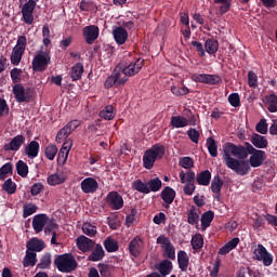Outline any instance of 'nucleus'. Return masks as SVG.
Instances as JSON below:
<instances>
[{
  "label": "nucleus",
  "mask_w": 277,
  "mask_h": 277,
  "mask_svg": "<svg viewBox=\"0 0 277 277\" xmlns=\"http://www.w3.org/2000/svg\"><path fill=\"white\" fill-rule=\"evenodd\" d=\"M267 159L265 150L256 149L250 142L236 145L227 142L223 145V161L225 166L239 176H246L251 168H261Z\"/></svg>",
  "instance_id": "obj_1"
},
{
  "label": "nucleus",
  "mask_w": 277,
  "mask_h": 277,
  "mask_svg": "<svg viewBox=\"0 0 277 277\" xmlns=\"http://www.w3.org/2000/svg\"><path fill=\"white\" fill-rule=\"evenodd\" d=\"M166 157V146L157 143L148 148L143 155V167L145 170H153L155 161H161Z\"/></svg>",
  "instance_id": "obj_2"
},
{
  "label": "nucleus",
  "mask_w": 277,
  "mask_h": 277,
  "mask_svg": "<svg viewBox=\"0 0 277 277\" xmlns=\"http://www.w3.org/2000/svg\"><path fill=\"white\" fill-rule=\"evenodd\" d=\"M54 265L62 274H72L78 267L77 260L71 253H64L55 256Z\"/></svg>",
  "instance_id": "obj_3"
},
{
  "label": "nucleus",
  "mask_w": 277,
  "mask_h": 277,
  "mask_svg": "<svg viewBox=\"0 0 277 277\" xmlns=\"http://www.w3.org/2000/svg\"><path fill=\"white\" fill-rule=\"evenodd\" d=\"M49 64H51V52L43 51L41 48L32 58V70L35 72H43Z\"/></svg>",
  "instance_id": "obj_4"
},
{
  "label": "nucleus",
  "mask_w": 277,
  "mask_h": 277,
  "mask_svg": "<svg viewBox=\"0 0 277 277\" xmlns=\"http://www.w3.org/2000/svg\"><path fill=\"white\" fill-rule=\"evenodd\" d=\"M27 49V37L19 36L15 47L11 53V63L13 66H18L23 60V55H25V50Z\"/></svg>",
  "instance_id": "obj_5"
},
{
  "label": "nucleus",
  "mask_w": 277,
  "mask_h": 277,
  "mask_svg": "<svg viewBox=\"0 0 277 277\" xmlns=\"http://www.w3.org/2000/svg\"><path fill=\"white\" fill-rule=\"evenodd\" d=\"M143 66L144 61L138 58L124 67L122 64H119L117 65V68H119L121 77H126L127 81H129V77H135V75L140 74V70H142Z\"/></svg>",
  "instance_id": "obj_6"
},
{
  "label": "nucleus",
  "mask_w": 277,
  "mask_h": 277,
  "mask_svg": "<svg viewBox=\"0 0 277 277\" xmlns=\"http://www.w3.org/2000/svg\"><path fill=\"white\" fill-rule=\"evenodd\" d=\"M12 92L16 103H31L34 98V91L31 89H25L23 84H14Z\"/></svg>",
  "instance_id": "obj_7"
},
{
  "label": "nucleus",
  "mask_w": 277,
  "mask_h": 277,
  "mask_svg": "<svg viewBox=\"0 0 277 277\" xmlns=\"http://www.w3.org/2000/svg\"><path fill=\"white\" fill-rule=\"evenodd\" d=\"M124 83H127V77L121 76L120 67H116L111 75L105 80L104 88L109 90V88H114V85L118 88L120 85H124Z\"/></svg>",
  "instance_id": "obj_8"
},
{
  "label": "nucleus",
  "mask_w": 277,
  "mask_h": 277,
  "mask_svg": "<svg viewBox=\"0 0 277 277\" xmlns=\"http://www.w3.org/2000/svg\"><path fill=\"white\" fill-rule=\"evenodd\" d=\"M253 254L256 261H262L265 267H269L272 263H274V255L267 252V249L262 245L259 243L258 248L254 249Z\"/></svg>",
  "instance_id": "obj_9"
},
{
  "label": "nucleus",
  "mask_w": 277,
  "mask_h": 277,
  "mask_svg": "<svg viewBox=\"0 0 277 277\" xmlns=\"http://www.w3.org/2000/svg\"><path fill=\"white\" fill-rule=\"evenodd\" d=\"M106 202L113 211H120V209L124 207V199L122 198V195L116 190L108 193L106 196Z\"/></svg>",
  "instance_id": "obj_10"
},
{
  "label": "nucleus",
  "mask_w": 277,
  "mask_h": 277,
  "mask_svg": "<svg viewBox=\"0 0 277 277\" xmlns=\"http://www.w3.org/2000/svg\"><path fill=\"white\" fill-rule=\"evenodd\" d=\"M34 10H36V1L28 0L22 6V17L26 25H34Z\"/></svg>",
  "instance_id": "obj_11"
},
{
  "label": "nucleus",
  "mask_w": 277,
  "mask_h": 277,
  "mask_svg": "<svg viewBox=\"0 0 277 277\" xmlns=\"http://www.w3.org/2000/svg\"><path fill=\"white\" fill-rule=\"evenodd\" d=\"M100 29L98 26L90 25L83 28V37L87 44H94L98 39Z\"/></svg>",
  "instance_id": "obj_12"
},
{
  "label": "nucleus",
  "mask_w": 277,
  "mask_h": 277,
  "mask_svg": "<svg viewBox=\"0 0 277 277\" xmlns=\"http://www.w3.org/2000/svg\"><path fill=\"white\" fill-rule=\"evenodd\" d=\"M160 198L164 202L162 207L164 209H170V205H172V202H174V198H176V190L170 186H167L161 190Z\"/></svg>",
  "instance_id": "obj_13"
},
{
  "label": "nucleus",
  "mask_w": 277,
  "mask_h": 277,
  "mask_svg": "<svg viewBox=\"0 0 277 277\" xmlns=\"http://www.w3.org/2000/svg\"><path fill=\"white\" fill-rule=\"evenodd\" d=\"M222 187H224V181L222 180L220 174H216L211 182L210 189L212 194H214L213 198H215V200H217L219 202L220 200H222Z\"/></svg>",
  "instance_id": "obj_14"
},
{
  "label": "nucleus",
  "mask_w": 277,
  "mask_h": 277,
  "mask_svg": "<svg viewBox=\"0 0 277 277\" xmlns=\"http://www.w3.org/2000/svg\"><path fill=\"white\" fill-rule=\"evenodd\" d=\"M250 144L256 150H263L269 146V142L267 141V136L261 135L259 133H253L250 136Z\"/></svg>",
  "instance_id": "obj_15"
},
{
  "label": "nucleus",
  "mask_w": 277,
  "mask_h": 277,
  "mask_svg": "<svg viewBox=\"0 0 277 277\" xmlns=\"http://www.w3.org/2000/svg\"><path fill=\"white\" fill-rule=\"evenodd\" d=\"M129 252L134 259H137L140 254H142V250H144V240L140 238V236L134 237L129 243Z\"/></svg>",
  "instance_id": "obj_16"
},
{
  "label": "nucleus",
  "mask_w": 277,
  "mask_h": 277,
  "mask_svg": "<svg viewBox=\"0 0 277 277\" xmlns=\"http://www.w3.org/2000/svg\"><path fill=\"white\" fill-rule=\"evenodd\" d=\"M25 135L23 134H17L14 136L10 143L4 144L3 149L4 150H12L13 153H18L21 150V146L25 144Z\"/></svg>",
  "instance_id": "obj_17"
},
{
  "label": "nucleus",
  "mask_w": 277,
  "mask_h": 277,
  "mask_svg": "<svg viewBox=\"0 0 277 277\" xmlns=\"http://www.w3.org/2000/svg\"><path fill=\"white\" fill-rule=\"evenodd\" d=\"M49 223V216L44 213L36 214L32 219V228L35 233L39 234L44 230V227Z\"/></svg>",
  "instance_id": "obj_18"
},
{
  "label": "nucleus",
  "mask_w": 277,
  "mask_h": 277,
  "mask_svg": "<svg viewBox=\"0 0 277 277\" xmlns=\"http://www.w3.org/2000/svg\"><path fill=\"white\" fill-rule=\"evenodd\" d=\"M157 274L161 277H168L172 274V269L174 266L172 265V261L162 260L160 263L156 264Z\"/></svg>",
  "instance_id": "obj_19"
},
{
  "label": "nucleus",
  "mask_w": 277,
  "mask_h": 277,
  "mask_svg": "<svg viewBox=\"0 0 277 277\" xmlns=\"http://www.w3.org/2000/svg\"><path fill=\"white\" fill-rule=\"evenodd\" d=\"M76 242H77L78 250H81V252H90L96 245V242H94V240H92L85 236L78 237Z\"/></svg>",
  "instance_id": "obj_20"
},
{
  "label": "nucleus",
  "mask_w": 277,
  "mask_h": 277,
  "mask_svg": "<svg viewBox=\"0 0 277 277\" xmlns=\"http://www.w3.org/2000/svg\"><path fill=\"white\" fill-rule=\"evenodd\" d=\"M40 154V143L38 141H31L29 144L24 146V155L28 157V159H36Z\"/></svg>",
  "instance_id": "obj_21"
},
{
  "label": "nucleus",
  "mask_w": 277,
  "mask_h": 277,
  "mask_svg": "<svg viewBox=\"0 0 277 277\" xmlns=\"http://www.w3.org/2000/svg\"><path fill=\"white\" fill-rule=\"evenodd\" d=\"M81 189L84 194H94L98 189V182L94 177H87L81 182Z\"/></svg>",
  "instance_id": "obj_22"
},
{
  "label": "nucleus",
  "mask_w": 277,
  "mask_h": 277,
  "mask_svg": "<svg viewBox=\"0 0 277 277\" xmlns=\"http://www.w3.org/2000/svg\"><path fill=\"white\" fill-rule=\"evenodd\" d=\"M186 213L188 224H190V226L198 225V222H200V208L190 206Z\"/></svg>",
  "instance_id": "obj_23"
},
{
  "label": "nucleus",
  "mask_w": 277,
  "mask_h": 277,
  "mask_svg": "<svg viewBox=\"0 0 277 277\" xmlns=\"http://www.w3.org/2000/svg\"><path fill=\"white\" fill-rule=\"evenodd\" d=\"M113 36L115 38V41L119 45L124 44V42H127V40H129V32L122 26L116 27L113 30Z\"/></svg>",
  "instance_id": "obj_24"
},
{
  "label": "nucleus",
  "mask_w": 277,
  "mask_h": 277,
  "mask_svg": "<svg viewBox=\"0 0 277 277\" xmlns=\"http://www.w3.org/2000/svg\"><path fill=\"white\" fill-rule=\"evenodd\" d=\"M47 183L51 187H56V185H62L66 183V175H64V173L62 172L52 173L48 176Z\"/></svg>",
  "instance_id": "obj_25"
},
{
  "label": "nucleus",
  "mask_w": 277,
  "mask_h": 277,
  "mask_svg": "<svg viewBox=\"0 0 277 277\" xmlns=\"http://www.w3.org/2000/svg\"><path fill=\"white\" fill-rule=\"evenodd\" d=\"M26 248L30 252H42V250L44 249V241L38 238H32L27 241Z\"/></svg>",
  "instance_id": "obj_26"
},
{
  "label": "nucleus",
  "mask_w": 277,
  "mask_h": 277,
  "mask_svg": "<svg viewBox=\"0 0 277 277\" xmlns=\"http://www.w3.org/2000/svg\"><path fill=\"white\" fill-rule=\"evenodd\" d=\"M177 264L181 272H187V267H189V255H187V252L183 250L177 252Z\"/></svg>",
  "instance_id": "obj_27"
},
{
  "label": "nucleus",
  "mask_w": 277,
  "mask_h": 277,
  "mask_svg": "<svg viewBox=\"0 0 277 277\" xmlns=\"http://www.w3.org/2000/svg\"><path fill=\"white\" fill-rule=\"evenodd\" d=\"M196 182L203 187L211 185V171L205 170L199 172L196 176Z\"/></svg>",
  "instance_id": "obj_28"
},
{
  "label": "nucleus",
  "mask_w": 277,
  "mask_h": 277,
  "mask_svg": "<svg viewBox=\"0 0 277 277\" xmlns=\"http://www.w3.org/2000/svg\"><path fill=\"white\" fill-rule=\"evenodd\" d=\"M38 254L34 251H29V249H26V255L23 260V267H34L36 263H38Z\"/></svg>",
  "instance_id": "obj_29"
},
{
  "label": "nucleus",
  "mask_w": 277,
  "mask_h": 277,
  "mask_svg": "<svg viewBox=\"0 0 277 277\" xmlns=\"http://www.w3.org/2000/svg\"><path fill=\"white\" fill-rule=\"evenodd\" d=\"M104 258H105V250L103 249V246L98 243L95 246V249L91 252L88 260L96 263L98 261H103Z\"/></svg>",
  "instance_id": "obj_30"
},
{
  "label": "nucleus",
  "mask_w": 277,
  "mask_h": 277,
  "mask_svg": "<svg viewBox=\"0 0 277 277\" xmlns=\"http://www.w3.org/2000/svg\"><path fill=\"white\" fill-rule=\"evenodd\" d=\"M103 120H114L116 118V107L114 105H107L98 114Z\"/></svg>",
  "instance_id": "obj_31"
},
{
  "label": "nucleus",
  "mask_w": 277,
  "mask_h": 277,
  "mask_svg": "<svg viewBox=\"0 0 277 277\" xmlns=\"http://www.w3.org/2000/svg\"><path fill=\"white\" fill-rule=\"evenodd\" d=\"M84 68L82 63H76L71 67L70 77L71 81H80L81 77H83Z\"/></svg>",
  "instance_id": "obj_32"
},
{
  "label": "nucleus",
  "mask_w": 277,
  "mask_h": 277,
  "mask_svg": "<svg viewBox=\"0 0 277 277\" xmlns=\"http://www.w3.org/2000/svg\"><path fill=\"white\" fill-rule=\"evenodd\" d=\"M205 49L206 53L209 55H215V53H217V49H220V42L213 38L207 39L205 42Z\"/></svg>",
  "instance_id": "obj_33"
},
{
  "label": "nucleus",
  "mask_w": 277,
  "mask_h": 277,
  "mask_svg": "<svg viewBox=\"0 0 277 277\" xmlns=\"http://www.w3.org/2000/svg\"><path fill=\"white\" fill-rule=\"evenodd\" d=\"M264 101L268 106L267 109L271 114H276L277 111V95L275 93L265 95Z\"/></svg>",
  "instance_id": "obj_34"
},
{
  "label": "nucleus",
  "mask_w": 277,
  "mask_h": 277,
  "mask_svg": "<svg viewBox=\"0 0 277 277\" xmlns=\"http://www.w3.org/2000/svg\"><path fill=\"white\" fill-rule=\"evenodd\" d=\"M215 217V213L213 211H206L202 215H201V230H207V228H209V226H211V222H213Z\"/></svg>",
  "instance_id": "obj_35"
},
{
  "label": "nucleus",
  "mask_w": 277,
  "mask_h": 277,
  "mask_svg": "<svg viewBox=\"0 0 277 277\" xmlns=\"http://www.w3.org/2000/svg\"><path fill=\"white\" fill-rule=\"evenodd\" d=\"M170 124L173 127V129H183L189 124V121L183 116H173L171 117Z\"/></svg>",
  "instance_id": "obj_36"
},
{
  "label": "nucleus",
  "mask_w": 277,
  "mask_h": 277,
  "mask_svg": "<svg viewBox=\"0 0 277 277\" xmlns=\"http://www.w3.org/2000/svg\"><path fill=\"white\" fill-rule=\"evenodd\" d=\"M132 189L138 192L140 194H150V189L148 188V183L143 182L142 180H135L132 183Z\"/></svg>",
  "instance_id": "obj_37"
},
{
  "label": "nucleus",
  "mask_w": 277,
  "mask_h": 277,
  "mask_svg": "<svg viewBox=\"0 0 277 277\" xmlns=\"http://www.w3.org/2000/svg\"><path fill=\"white\" fill-rule=\"evenodd\" d=\"M215 5H220V14L224 16L227 12L230 11V6L233 5V0H214Z\"/></svg>",
  "instance_id": "obj_38"
},
{
  "label": "nucleus",
  "mask_w": 277,
  "mask_h": 277,
  "mask_svg": "<svg viewBox=\"0 0 277 277\" xmlns=\"http://www.w3.org/2000/svg\"><path fill=\"white\" fill-rule=\"evenodd\" d=\"M104 248L107 252H118V250H120V246L111 237L106 238L104 241Z\"/></svg>",
  "instance_id": "obj_39"
},
{
  "label": "nucleus",
  "mask_w": 277,
  "mask_h": 277,
  "mask_svg": "<svg viewBox=\"0 0 277 277\" xmlns=\"http://www.w3.org/2000/svg\"><path fill=\"white\" fill-rule=\"evenodd\" d=\"M180 181L182 184L185 183H195L196 182V172L188 171L185 173V171L180 172Z\"/></svg>",
  "instance_id": "obj_40"
},
{
  "label": "nucleus",
  "mask_w": 277,
  "mask_h": 277,
  "mask_svg": "<svg viewBox=\"0 0 277 277\" xmlns=\"http://www.w3.org/2000/svg\"><path fill=\"white\" fill-rule=\"evenodd\" d=\"M16 172L22 179H27V174H29V166H27L25 161L18 160L16 162Z\"/></svg>",
  "instance_id": "obj_41"
},
{
  "label": "nucleus",
  "mask_w": 277,
  "mask_h": 277,
  "mask_svg": "<svg viewBox=\"0 0 277 277\" xmlns=\"http://www.w3.org/2000/svg\"><path fill=\"white\" fill-rule=\"evenodd\" d=\"M37 211H38V206H36L35 203H32V202L25 203L23 206L24 220H27V217H29L30 215H34V213H37Z\"/></svg>",
  "instance_id": "obj_42"
},
{
  "label": "nucleus",
  "mask_w": 277,
  "mask_h": 277,
  "mask_svg": "<svg viewBox=\"0 0 277 277\" xmlns=\"http://www.w3.org/2000/svg\"><path fill=\"white\" fill-rule=\"evenodd\" d=\"M190 246L193 250H201L202 246H205V238H202V235L196 234L193 236L190 240Z\"/></svg>",
  "instance_id": "obj_43"
},
{
  "label": "nucleus",
  "mask_w": 277,
  "mask_h": 277,
  "mask_svg": "<svg viewBox=\"0 0 277 277\" xmlns=\"http://www.w3.org/2000/svg\"><path fill=\"white\" fill-rule=\"evenodd\" d=\"M207 148L209 155H211L212 157H217V143L215 142V138H213V136L207 138Z\"/></svg>",
  "instance_id": "obj_44"
},
{
  "label": "nucleus",
  "mask_w": 277,
  "mask_h": 277,
  "mask_svg": "<svg viewBox=\"0 0 277 277\" xmlns=\"http://www.w3.org/2000/svg\"><path fill=\"white\" fill-rule=\"evenodd\" d=\"M147 185L150 192H154V193L161 192V187H163V183L159 177H154L149 180Z\"/></svg>",
  "instance_id": "obj_45"
},
{
  "label": "nucleus",
  "mask_w": 277,
  "mask_h": 277,
  "mask_svg": "<svg viewBox=\"0 0 277 277\" xmlns=\"http://www.w3.org/2000/svg\"><path fill=\"white\" fill-rule=\"evenodd\" d=\"M14 167L12 162H6L0 168V181H5L8 179V174H12Z\"/></svg>",
  "instance_id": "obj_46"
},
{
  "label": "nucleus",
  "mask_w": 277,
  "mask_h": 277,
  "mask_svg": "<svg viewBox=\"0 0 277 277\" xmlns=\"http://www.w3.org/2000/svg\"><path fill=\"white\" fill-rule=\"evenodd\" d=\"M3 192H6V194H16V183L12 181V179H8L3 185H2Z\"/></svg>",
  "instance_id": "obj_47"
},
{
  "label": "nucleus",
  "mask_w": 277,
  "mask_h": 277,
  "mask_svg": "<svg viewBox=\"0 0 277 277\" xmlns=\"http://www.w3.org/2000/svg\"><path fill=\"white\" fill-rule=\"evenodd\" d=\"M37 267L39 269H49L51 267V253L43 254Z\"/></svg>",
  "instance_id": "obj_48"
},
{
  "label": "nucleus",
  "mask_w": 277,
  "mask_h": 277,
  "mask_svg": "<svg viewBox=\"0 0 277 277\" xmlns=\"http://www.w3.org/2000/svg\"><path fill=\"white\" fill-rule=\"evenodd\" d=\"M171 92L174 96H187L189 94V89L187 87H171Z\"/></svg>",
  "instance_id": "obj_49"
},
{
  "label": "nucleus",
  "mask_w": 277,
  "mask_h": 277,
  "mask_svg": "<svg viewBox=\"0 0 277 277\" xmlns=\"http://www.w3.org/2000/svg\"><path fill=\"white\" fill-rule=\"evenodd\" d=\"M156 243H158L159 246H161L162 250H167L168 248H172V241H170V238L160 235L157 240Z\"/></svg>",
  "instance_id": "obj_50"
},
{
  "label": "nucleus",
  "mask_w": 277,
  "mask_h": 277,
  "mask_svg": "<svg viewBox=\"0 0 277 277\" xmlns=\"http://www.w3.org/2000/svg\"><path fill=\"white\" fill-rule=\"evenodd\" d=\"M82 233H84V235H88V237H95L96 226L92 225L91 223H83Z\"/></svg>",
  "instance_id": "obj_51"
},
{
  "label": "nucleus",
  "mask_w": 277,
  "mask_h": 277,
  "mask_svg": "<svg viewBox=\"0 0 277 277\" xmlns=\"http://www.w3.org/2000/svg\"><path fill=\"white\" fill-rule=\"evenodd\" d=\"M12 83L21 84V75H23V69L21 68H13L10 71Z\"/></svg>",
  "instance_id": "obj_52"
},
{
  "label": "nucleus",
  "mask_w": 277,
  "mask_h": 277,
  "mask_svg": "<svg viewBox=\"0 0 277 277\" xmlns=\"http://www.w3.org/2000/svg\"><path fill=\"white\" fill-rule=\"evenodd\" d=\"M44 153H45L47 159H49L50 161H53V159H55V155H57V146L49 145L48 147H45Z\"/></svg>",
  "instance_id": "obj_53"
},
{
  "label": "nucleus",
  "mask_w": 277,
  "mask_h": 277,
  "mask_svg": "<svg viewBox=\"0 0 277 277\" xmlns=\"http://www.w3.org/2000/svg\"><path fill=\"white\" fill-rule=\"evenodd\" d=\"M228 103L232 107H239L241 105V97H239V93H230L228 95Z\"/></svg>",
  "instance_id": "obj_54"
},
{
  "label": "nucleus",
  "mask_w": 277,
  "mask_h": 277,
  "mask_svg": "<svg viewBox=\"0 0 277 277\" xmlns=\"http://www.w3.org/2000/svg\"><path fill=\"white\" fill-rule=\"evenodd\" d=\"M162 256H164V259H170V261H175L176 260V249L174 248V246L164 249Z\"/></svg>",
  "instance_id": "obj_55"
},
{
  "label": "nucleus",
  "mask_w": 277,
  "mask_h": 277,
  "mask_svg": "<svg viewBox=\"0 0 277 277\" xmlns=\"http://www.w3.org/2000/svg\"><path fill=\"white\" fill-rule=\"evenodd\" d=\"M70 133H72L67 126H65L63 129H61L57 132L56 135V142L62 143L63 140H66V137H68V135H70Z\"/></svg>",
  "instance_id": "obj_56"
},
{
  "label": "nucleus",
  "mask_w": 277,
  "mask_h": 277,
  "mask_svg": "<svg viewBox=\"0 0 277 277\" xmlns=\"http://www.w3.org/2000/svg\"><path fill=\"white\" fill-rule=\"evenodd\" d=\"M179 163L181 168H184L185 170H190V168H194V159L190 157L181 158Z\"/></svg>",
  "instance_id": "obj_57"
},
{
  "label": "nucleus",
  "mask_w": 277,
  "mask_h": 277,
  "mask_svg": "<svg viewBox=\"0 0 277 277\" xmlns=\"http://www.w3.org/2000/svg\"><path fill=\"white\" fill-rule=\"evenodd\" d=\"M255 131L261 133V135H267V121L265 119H261L255 126Z\"/></svg>",
  "instance_id": "obj_58"
},
{
  "label": "nucleus",
  "mask_w": 277,
  "mask_h": 277,
  "mask_svg": "<svg viewBox=\"0 0 277 277\" xmlns=\"http://www.w3.org/2000/svg\"><path fill=\"white\" fill-rule=\"evenodd\" d=\"M248 83H249V88H258L259 77L256 76V74H254V71L248 72Z\"/></svg>",
  "instance_id": "obj_59"
},
{
  "label": "nucleus",
  "mask_w": 277,
  "mask_h": 277,
  "mask_svg": "<svg viewBox=\"0 0 277 277\" xmlns=\"http://www.w3.org/2000/svg\"><path fill=\"white\" fill-rule=\"evenodd\" d=\"M222 81V78L217 75H207L206 74V83L209 85H217Z\"/></svg>",
  "instance_id": "obj_60"
},
{
  "label": "nucleus",
  "mask_w": 277,
  "mask_h": 277,
  "mask_svg": "<svg viewBox=\"0 0 277 277\" xmlns=\"http://www.w3.org/2000/svg\"><path fill=\"white\" fill-rule=\"evenodd\" d=\"M187 135L189 140L194 142V144H198V140H200V132L198 130L190 128L187 131Z\"/></svg>",
  "instance_id": "obj_61"
},
{
  "label": "nucleus",
  "mask_w": 277,
  "mask_h": 277,
  "mask_svg": "<svg viewBox=\"0 0 277 277\" xmlns=\"http://www.w3.org/2000/svg\"><path fill=\"white\" fill-rule=\"evenodd\" d=\"M58 228H60V225H57V223H55V221L51 220L50 222H48L45 224L44 234L51 235V233H53V230H57Z\"/></svg>",
  "instance_id": "obj_62"
},
{
  "label": "nucleus",
  "mask_w": 277,
  "mask_h": 277,
  "mask_svg": "<svg viewBox=\"0 0 277 277\" xmlns=\"http://www.w3.org/2000/svg\"><path fill=\"white\" fill-rule=\"evenodd\" d=\"M8 114H10V106L5 100L0 98V118L8 116Z\"/></svg>",
  "instance_id": "obj_63"
},
{
  "label": "nucleus",
  "mask_w": 277,
  "mask_h": 277,
  "mask_svg": "<svg viewBox=\"0 0 277 277\" xmlns=\"http://www.w3.org/2000/svg\"><path fill=\"white\" fill-rule=\"evenodd\" d=\"M97 268L102 277H107L111 274L109 265L107 264H98Z\"/></svg>",
  "instance_id": "obj_64"
}]
</instances>
